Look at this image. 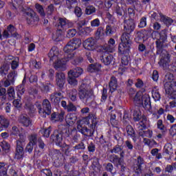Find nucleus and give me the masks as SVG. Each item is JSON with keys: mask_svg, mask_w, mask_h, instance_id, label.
<instances>
[{"mask_svg": "<svg viewBox=\"0 0 176 176\" xmlns=\"http://www.w3.org/2000/svg\"><path fill=\"white\" fill-rule=\"evenodd\" d=\"M82 45V41L79 38H74L69 41L67 45L64 48L65 56H63L58 52V48L56 47H52L48 57H50V63H54V68L59 71H65L67 69V63L71 60L72 64H79L83 61V58H80L78 60H74V51L78 49Z\"/></svg>", "mask_w": 176, "mask_h": 176, "instance_id": "nucleus-1", "label": "nucleus"}, {"mask_svg": "<svg viewBox=\"0 0 176 176\" xmlns=\"http://www.w3.org/2000/svg\"><path fill=\"white\" fill-rule=\"evenodd\" d=\"M129 96L131 98L133 99L135 104L142 105L145 109H149V108H151V97L149 94L142 91L135 93V90L131 89L129 90Z\"/></svg>", "mask_w": 176, "mask_h": 176, "instance_id": "nucleus-2", "label": "nucleus"}, {"mask_svg": "<svg viewBox=\"0 0 176 176\" xmlns=\"http://www.w3.org/2000/svg\"><path fill=\"white\" fill-rule=\"evenodd\" d=\"M133 119L135 122H138L140 120L139 124H138V127L139 129V135L142 137H148L151 138L153 134V132L151 130H148L146 131H144L146 129V123L148 120L146 117L142 116V113L141 111L138 109L133 113Z\"/></svg>", "mask_w": 176, "mask_h": 176, "instance_id": "nucleus-3", "label": "nucleus"}, {"mask_svg": "<svg viewBox=\"0 0 176 176\" xmlns=\"http://www.w3.org/2000/svg\"><path fill=\"white\" fill-rule=\"evenodd\" d=\"M176 82L174 80V76L171 74L166 75L164 83L165 91L173 100H176V91L174 90Z\"/></svg>", "mask_w": 176, "mask_h": 176, "instance_id": "nucleus-4", "label": "nucleus"}, {"mask_svg": "<svg viewBox=\"0 0 176 176\" xmlns=\"http://www.w3.org/2000/svg\"><path fill=\"white\" fill-rule=\"evenodd\" d=\"M79 96L80 100H82L84 102L91 101L96 98L94 91L90 88V85L85 83L82 84L79 88Z\"/></svg>", "mask_w": 176, "mask_h": 176, "instance_id": "nucleus-5", "label": "nucleus"}, {"mask_svg": "<svg viewBox=\"0 0 176 176\" xmlns=\"http://www.w3.org/2000/svg\"><path fill=\"white\" fill-rule=\"evenodd\" d=\"M130 46H131V40H130V34L124 33L121 37V43L118 47L119 52L121 54H128L130 52Z\"/></svg>", "mask_w": 176, "mask_h": 176, "instance_id": "nucleus-6", "label": "nucleus"}, {"mask_svg": "<svg viewBox=\"0 0 176 176\" xmlns=\"http://www.w3.org/2000/svg\"><path fill=\"white\" fill-rule=\"evenodd\" d=\"M83 74V69L80 67H76L71 69L68 73V82L72 86H76L78 85V80L76 78H79L80 75Z\"/></svg>", "mask_w": 176, "mask_h": 176, "instance_id": "nucleus-7", "label": "nucleus"}, {"mask_svg": "<svg viewBox=\"0 0 176 176\" xmlns=\"http://www.w3.org/2000/svg\"><path fill=\"white\" fill-rule=\"evenodd\" d=\"M36 106L38 109L39 115L41 116L42 118H46L47 115H50L52 111V105L47 99H45L43 101L42 106L41 104H39V102H36Z\"/></svg>", "mask_w": 176, "mask_h": 176, "instance_id": "nucleus-8", "label": "nucleus"}, {"mask_svg": "<svg viewBox=\"0 0 176 176\" xmlns=\"http://www.w3.org/2000/svg\"><path fill=\"white\" fill-rule=\"evenodd\" d=\"M74 25V23L72 22L68 21L65 18H60L59 19V25L58 27H60L62 29H59L56 32V36L57 38H60L61 35H63L64 31H67L68 28H71Z\"/></svg>", "mask_w": 176, "mask_h": 176, "instance_id": "nucleus-9", "label": "nucleus"}, {"mask_svg": "<svg viewBox=\"0 0 176 176\" xmlns=\"http://www.w3.org/2000/svg\"><path fill=\"white\" fill-rule=\"evenodd\" d=\"M24 142H25V136H21V140L16 141V148L14 159H17L18 160L23 159V157L24 156V148H23Z\"/></svg>", "mask_w": 176, "mask_h": 176, "instance_id": "nucleus-10", "label": "nucleus"}, {"mask_svg": "<svg viewBox=\"0 0 176 176\" xmlns=\"http://www.w3.org/2000/svg\"><path fill=\"white\" fill-rule=\"evenodd\" d=\"M91 124L90 125V129L91 130H95L97 126V117L94 114H89L88 117L82 118L80 121V124Z\"/></svg>", "mask_w": 176, "mask_h": 176, "instance_id": "nucleus-11", "label": "nucleus"}, {"mask_svg": "<svg viewBox=\"0 0 176 176\" xmlns=\"http://www.w3.org/2000/svg\"><path fill=\"white\" fill-rule=\"evenodd\" d=\"M26 19L28 24H36L39 21V18L35 14V12L31 8L25 10Z\"/></svg>", "mask_w": 176, "mask_h": 176, "instance_id": "nucleus-12", "label": "nucleus"}, {"mask_svg": "<svg viewBox=\"0 0 176 176\" xmlns=\"http://www.w3.org/2000/svg\"><path fill=\"white\" fill-rule=\"evenodd\" d=\"M82 46L85 49V50L93 52H95L97 47L96 46V41H94V38H89L84 41L82 43Z\"/></svg>", "mask_w": 176, "mask_h": 176, "instance_id": "nucleus-13", "label": "nucleus"}, {"mask_svg": "<svg viewBox=\"0 0 176 176\" xmlns=\"http://www.w3.org/2000/svg\"><path fill=\"white\" fill-rule=\"evenodd\" d=\"M115 47H116L115 39L110 38L108 42V45H105L102 47V53H112L115 51Z\"/></svg>", "mask_w": 176, "mask_h": 176, "instance_id": "nucleus-14", "label": "nucleus"}, {"mask_svg": "<svg viewBox=\"0 0 176 176\" xmlns=\"http://www.w3.org/2000/svg\"><path fill=\"white\" fill-rule=\"evenodd\" d=\"M56 82L57 86H58L60 89H63V87H64V85H65V75L64 73L60 72L56 74Z\"/></svg>", "mask_w": 176, "mask_h": 176, "instance_id": "nucleus-15", "label": "nucleus"}, {"mask_svg": "<svg viewBox=\"0 0 176 176\" xmlns=\"http://www.w3.org/2000/svg\"><path fill=\"white\" fill-rule=\"evenodd\" d=\"M30 142L26 146V151L31 153L34 150V146L36 144V135H32L30 138Z\"/></svg>", "mask_w": 176, "mask_h": 176, "instance_id": "nucleus-16", "label": "nucleus"}, {"mask_svg": "<svg viewBox=\"0 0 176 176\" xmlns=\"http://www.w3.org/2000/svg\"><path fill=\"white\" fill-rule=\"evenodd\" d=\"M126 65H129V56H124L121 59V64L119 68V72H124L127 69Z\"/></svg>", "mask_w": 176, "mask_h": 176, "instance_id": "nucleus-17", "label": "nucleus"}, {"mask_svg": "<svg viewBox=\"0 0 176 176\" xmlns=\"http://www.w3.org/2000/svg\"><path fill=\"white\" fill-rule=\"evenodd\" d=\"M124 28L127 32H133V31H134V28H135V23H134V21L132 19L126 21L124 25Z\"/></svg>", "mask_w": 176, "mask_h": 176, "instance_id": "nucleus-18", "label": "nucleus"}, {"mask_svg": "<svg viewBox=\"0 0 176 176\" xmlns=\"http://www.w3.org/2000/svg\"><path fill=\"white\" fill-rule=\"evenodd\" d=\"M19 122L21 124L23 125L25 127H30L32 124L31 120L27 116L21 115L19 118Z\"/></svg>", "mask_w": 176, "mask_h": 176, "instance_id": "nucleus-19", "label": "nucleus"}, {"mask_svg": "<svg viewBox=\"0 0 176 176\" xmlns=\"http://www.w3.org/2000/svg\"><path fill=\"white\" fill-rule=\"evenodd\" d=\"M9 120L3 116H0V131H3L9 127Z\"/></svg>", "mask_w": 176, "mask_h": 176, "instance_id": "nucleus-20", "label": "nucleus"}, {"mask_svg": "<svg viewBox=\"0 0 176 176\" xmlns=\"http://www.w3.org/2000/svg\"><path fill=\"white\" fill-rule=\"evenodd\" d=\"M64 115H65L64 111H61L58 114L54 113L51 115V120L52 122H63L64 120Z\"/></svg>", "mask_w": 176, "mask_h": 176, "instance_id": "nucleus-21", "label": "nucleus"}, {"mask_svg": "<svg viewBox=\"0 0 176 176\" xmlns=\"http://www.w3.org/2000/svg\"><path fill=\"white\" fill-rule=\"evenodd\" d=\"M144 163V160L140 157H138V164H134L133 167V170L137 175L138 174H141V164Z\"/></svg>", "mask_w": 176, "mask_h": 176, "instance_id": "nucleus-22", "label": "nucleus"}, {"mask_svg": "<svg viewBox=\"0 0 176 176\" xmlns=\"http://www.w3.org/2000/svg\"><path fill=\"white\" fill-rule=\"evenodd\" d=\"M55 138L54 139V142L58 146H63V133H58V131H54Z\"/></svg>", "mask_w": 176, "mask_h": 176, "instance_id": "nucleus-23", "label": "nucleus"}, {"mask_svg": "<svg viewBox=\"0 0 176 176\" xmlns=\"http://www.w3.org/2000/svg\"><path fill=\"white\" fill-rule=\"evenodd\" d=\"M65 121L68 126H72L76 122V116L72 113L67 114Z\"/></svg>", "mask_w": 176, "mask_h": 176, "instance_id": "nucleus-24", "label": "nucleus"}, {"mask_svg": "<svg viewBox=\"0 0 176 176\" xmlns=\"http://www.w3.org/2000/svg\"><path fill=\"white\" fill-rule=\"evenodd\" d=\"M109 86L111 93L116 91L118 89V80L116 77H111Z\"/></svg>", "mask_w": 176, "mask_h": 176, "instance_id": "nucleus-25", "label": "nucleus"}, {"mask_svg": "<svg viewBox=\"0 0 176 176\" xmlns=\"http://www.w3.org/2000/svg\"><path fill=\"white\" fill-rule=\"evenodd\" d=\"M21 133H23V129L16 126H13L11 130V134L12 135H19V140L18 141H21V136L25 137L24 135H22Z\"/></svg>", "mask_w": 176, "mask_h": 176, "instance_id": "nucleus-26", "label": "nucleus"}, {"mask_svg": "<svg viewBox=\"0 0 176 176\" xmlns=\"http://www.w3.org/2000/svg\"><path fill=\"white\" fill-rule=\"evenodd\" d=\"M61 98H63V95L61 94V93L53 94L50 96V100L52 102H54L55 104H58Z\"/></svg>", "mask_w": 176, "mask_h": 176, "instance_id": "nucleus-27", "label": "nucleus"}, {"mask_svg": "<svg viewBox=\"0 0 176 176\" xmlns=\"http://www.w3.org/2000/svg\"><path fill=\"white\" fill-rule=\"evenodd\" d=\"M7 30L14 38H16V39H20V38H21V36L19 34V33H14L16 32V28L12 25H10Z\"/></svg>", "mask_w": 176, "mask_h": 176, "instance_id": "nucleus-28", "label": "nucleus"}, {"mask_svg": "<svg viewBox=\"0 0 176 176\" xmlns=\"http://www.w3.org/2000/svg\"><path fill=\"white\" fill-rule=\"evenodd\" d=\"M100 69H101V64L100 63H96L95 65L91 64L87 67L88 72H96L100 71Z\"/></svg>", "mask_w": 176, "mask_h": 176, "instance_id": "nucleus-29", "label": "nucleus"}, {"mask_svg": "<svg viewBox=\"0 0 176 176\" xmlns=\"http://www.w3.org/2000/svg\"><path fill=\"white\" fill-rule=\"evenodd\" d=\"M100 60L101 61H102V63L104 64V65H109V64H111V63H112V61H113V56H112L111 55H109L107 56H102L100 57Z\"/></svg>", "mask_w": 176, "mask_h": 176, "instance_id": "nucleus-30", "label": "nucleus"}, {"mask_svg": "<svg viewBox=\"0 0 176 176\" xmlns=\"http://www.w3.org/2000/svg\"><path fill=\"white\" fill-rule=\"evenodd\" d=\"M168 63H170V55L166 53V57L164 58H161L159 64L160 65H161V67L165 68V67H167V65H168Z\"/></svg>", "mask_w": 176, "mask_h": 176, "instance_id": "nucleus-31", "label": "nucleus"}, {"mask_svg": "<svg viewBox=\"0 0 176 176\" xmlns=\"http://www.w3.org/2000/svg\"><path fill=\"white\" fill-rule=\"evenodd\" d=\"M152 97L155 102L160 101L162 96H160V93H159L157 88H153L152 91Z\"/></svg>", "mask_w": 176, "mask_h": 176, "instance_id": "nucleus-32", "label": "nucleus"}, {"mask_svg": "<svg viewBox=\"0 0 176 176\" xmlns=\"http://www.w3.org/2000/svg\"><path fill=\"white\" fill-rule=\"evenodd\" d=\"M126 133L129 137H131L133 138V141H135V133L134 132V129H133V126L131 125H128L126 126Z\"/></svg>", "mask_w": 176, "mask_h": 176, "instance_id": "nucleus-33", "label": "nucleus"}, {"mask_svg": "<svg viewBox=\"0 0 176 176\" xmlns=\"http://www.w3.org/2000/svg\"><path fill=\"white\" fill-rule=\"evenodd\" d=\"M9 69H10V67L9 66V65L8 64L3 65L0 68V75H1V76H5V75L8 74Z\"/></svg>", "mask_w": 176, "mask_h": 176, "instance_id": "nucleus-34", "label": "nucleus"}, {"mask_svg": "<svg viewBox=\"0 0 176 176\" xmlns=\"http://www.w3.org/2000/svg\"><path fill=\"white\" fill-rule=\"evenodd\" d=\"M0 146L2 148L3 151L6 152V153H8L10 149V144H9V143H8L6 141L0 142Z\"/></svg>", "mask_w": 176, "mask_h": 176, "instance_id": "nucleus-35", "label": "nucleus"}, {"mask_svg": "<svg viewBox=\"0 0 176 176\" xmlns=\"http://www.w3.org/2000/svg\"><path fill=\"white\" fill-rule=\"evenodd\" d=\"M160 17L161 21H163V23H164V24H166V25H171V24H173V19H171V18L166 17L163 14H161Z\"/></svg>", "mask_w": 176, "mask_h": 176, "instance_id": "nucleus-36", "label": "nucleus"}, {"mask_svg": "<svg viewBox=\"0 0 176 176\" xmlns=\"http://www.w3.org/2000/svg\"><path fill=\"white\" fill-rule=\"evenodd\" d=\"M50 131H52V128L50 126L48 129H41L40 133L43 135V137L49 138V137H50Z\"/></svg>", "mask_w": 176, "mask_h": 176, "instance_id": "nucleus-37", "label": "nucleus"}, {"mask_svg": "<svg viewBox=\"0 0 176 176\" xmlns=\"http://www.w3.org/2000/svg\"><path fill=\"white\" fill-rule=\"evenodd\" d=\"M13 3V6L14 8H15V9H17V6L19 8V9H20L21 10H22V12H25V10L24 9V8L21 7V3H23V0H14Z\"/></svg>", "mask_w": 176, "mask_h": 176, "instance_id": "nucleus-38", "label": "nucleus"}, {"mask_svg": "<svg viewBox=\"0 0 176 176\" xmlns=\"http://www.w3.org/2000/svg\"><path fill=\"white\" fill-rule=\"evenodd\" d=\"M77 94L78 91H76V89H72L68 93V97L72 100V101H75L76 100Z\"/></svg>", "mask_w": 176, "mask_h": 176, "instance_id": "nucleus-39", "label": "nucleus"}, {"mask_svg": "<svg viewBox=\"0 0 176 176\" xmlns=\"http://www.w3.org/2000/svg\"><path fill=\"white\" fill-rule=\"evenodd\" d=\"M6 164L3 162H0V176H6V171H8V168H6Z\"/></svg>", "mask_w": 176, "mask_h": 176, "instance_id": "nucleus-40", "label": "nucleus"}, {"mask_svg": "<svg viewBox=\"0 0 176 176\" xmlns=\"http://www.w3.org/2000/svg\"><path fill=\"white\" fill-rule=\"evenodd\" d=\"M16 78H17V73H16V72H12L8 75L7 79H8V80H10L11 82L14 83V80H16Z\"/></svg>", "mask_w": 176, "mask_h": 176, "instance_id": "nucleus-41", "label": "nucleus"}, {"mask_svg": "<svg viewBox=\"0 0 176 176\" xmlns=\"http://www.w3.org/2000/svg\"><path fill=\"white\" fill-rule=\"evenodd\" d=\"M19 57H15L11 62L12 69H16L19 67Z\"/></svg>", "mask_w": 176, "mask_h": 176, "instance_id": "nucleus-42", "label": "nucleus"}, {"mask_svg": "<svg viewBox=\"0 0 176 176\" xmlns=\"http://www.w3.org/2000/svg\"><path fill=\"white\" fill-rule=\"evenodd\" d=\"M8 95L10 100H13L16 96V94L14 93V88L10 87V88L8 89Z\"/></svg>", "mask_w": 176, "mask_h": 176, "instance_id": "nucleus-43", "label": "nucleus"}, {"mask_svg": "<svg viewBox=\"0 0 176 176\" xmlns=\"http://www.w3.org/2000/svg\"><path fill=\"white\" fill-rule=\"evenodd\" d=\"M95 12L96 8H94V6H87L85 10V13L89 15L93 14V13H95Z\"/></svg>", "mask_w": 176, "mask_h": 176, "instance_id": "nucleus-44", "label": "nucleus"}, {"mask_svg": "<svg viewBox=\"0 0 176 176\" xmlns=\"http://www.w3.org/2000/svg\"><path fill=\"white\" fill-rule=\"evenodd\" d=\"M35 8L38 12V13L41 14V16H45V12L43 11V7L39 4H36Z\"/></svg>", "mask_w": 176, "mask_h": 176, "instance_id": "nucleus-45", "label": "nucleus"}, {"mask_svg": "<svg viewBox=\"0 0 176 176\" xmlns=\"http://www.w3.org/2000/svg\"><path fill=\"white\" fill-rule=\"evenodd\" d=\"M85 56L88 61H89V63H94V60L93 58H94V57L93 56V52H86Z\"/></svg>", "mask_w": 176, "mask_h": 176, "instance_id": "nucleus-46", "label": "nucleus"}, {"mask_svg": "<svg viewBox=\"0 0 176 176\" xmlns=\"http://www.w3.org/2000/svg\"><path fill=\"white\" fill-rule=\"evenodd\" d=\"M32 68H36V69H39L41 68V62H36V60H33L30 64Z\"/></svg>", "mask_w": 176, "mask_h": 176, "instance_id": "nucleus-47", "label": "nucleus"}, {"mask_svg": "<svg viewBox=\"0 0 176 176\" xmlns=\"http://www.w3.org/2000/svg\"><path fill=\"white\" fill-rule=\"evenodd\" d=\"M139 27L140 28H144V27H146V17H142L140 19Z\"/></svg>", "mask_w": 176, "mask_h": 176, "instance_id": "nucleus-48", "label": "nucleus"}, {"mask_svg": "<svg viewBox=\"0 0 176 176\" xmlns=\"http://www.w3.org/2000/svg\"><path fill=\"white\" fill-rule=\"evenodd\" d=\"M41 176H53V175L50 170L44 169L41 171Z\"/></svg>", "mask_w": 176, "mask_h": 176, "instance_id": "nucleus-49", "label": "nucleus"}, {"mask_svg": "<svg viewBox=\"0 0 176 176\" xmlns=\"http://www.w3.org/2000/svg\"><path fill=\"white\" fill-rule=\"evenodd\" d=\"M74 35H76V30L70 29L68 30V32H67L68 38H74Z\"/></svg>", "mask_w": 176, "mask_h": 176, "instance_id": "nucleus-50", "label": "nucleus"}, {"mask_svg": "<svg viewBox=\"0 0 176 176\" xmlns=\"http://www.w3.org/2000/svg\"><path fill=\"white\" fill-rule=\"evenodd\" d=\"M100 19H96L91 21V25L92 27H99L100 26Z\"/></svg>", "mask_w": 176, "mask_h": 176, "instance_id": "nucleus-51", "label": "nucleus"}, {"mask_svg": "<svg viewBox=\"0 0 176 176\" xmlns=\"http://www.w3.org/2000/svg\"><path fill=\"white\" fill-rule=\"evenodd\" d=\"M152 79L154 80V82H157L159 79V73L157 71L154 70L153 72Z\"/></svg>", "mask_w": 176, "mask_h": 176, "instance_id": "nucleus-52", "label": "nucleus"}, {"mask_svg": "<svg viewBox=\"0 0 176 176\" xmlns=\"http://www.w3.org/2000/svg\"><path fill=\"white\" fill-rule=\"evenodd\" d=\"M67 109L68 112H72L74 111H76V107L75 105L72 104V103L69 104L67 107L66 108Z\"/></svg>", "mask_w": 176, "mask_h": 176, "instance_id": "nucleus-53", "label": "nucleus"}, {"mask_svg": "<svg viewBox=\"0 0 176 176\" xmlns=\"http://www.w3.org/2000/svg\"><path fill=\"white\" fill-rule=\"evenodd\" d=\"M13 105L15 108H20L21 107V101L20 99H16L13 101Z\"/></svg>", "mask_w": 176, "mask_h": 176, "instance_id": "nucleus-54", "label": "nucleus"}, {"mask_svg": "<svg viewBox=\"0 0 176 176\" xmlns=\"http://www.w3.org/2000/svg\"><path fill=\"white\" fill-rule=\"evenodd\" d=\"M74 12L77 17H80V16H82V10L79 7L75 8Z\"/></svg>", "mask_w": 176, "mask_h": 176, "instance_id": "nucleus-55", "label": "nucleus"}, {"mask_svg": "<svg viewBox=\"0 0 176 176\" xmlns=\"http://www.w3.org/2000/svg\"><path fill=\"white\" fill-rule=\"evenodd\" d=\"M157 129L160 130H164V125H163V121L162 120H159L157 122Z\"/></svg>", "mask_w": 176, "mask_h": 176, "instance_id": "nucleus-56", "label": "nucleus"}, {"mask_svg": "<svg viewBox=\"0 0 176 176\" xmlns=\"http://www.w3.org/2000/svg\"><path fill=\"white\" fill-rule=\"evenodd\" d=\"M13 84H14V82H12V81L8 78L5 81L3 82V85L4 87H9V86H10L11 85H13Z\"/></svg>", "mask_w": 176, "mask_h": 176, "instance_id": "nucleus-57", "label": "nucleus"}, {"mask_svg": "<svg viewBox=\"0 0 176 176\" xmlns=\"http://www.w3.org/2000/svg\"><path fill=\"white\" fill-rule=\"evenodd\" d=\"M38 87H40V89L42 91L45 92V91H49V86L48 85L45 86V85H43V84H40L38 85Z\"/></svg>", "mask_w": 176, "mask_h": 176, "instance_id": "nucleus-58", "label": "nucleus"}, {"mask_svg": "<svg viewBox=\"0 0 176 176\" xmlns=\"http://www.w3.org/2000/svg\"><path fill=\"white\" fill-rule=\"evenodd\" d=\"M107 89L104 88L102 94V101H105L107 100L108 96L107 95Z\"/></svg>", "mask_w": 176, "mask_h": 176, "instance_id": "nucleus-59", "label": "nucleus"}, {"mask_svg": "<svg viewBox=\"0 0 176 176\" xmlns=\"http://www.w3.org/2000/svg\"><path fill=\"white\" fill-rule=\"evenodd\" d=\"M18 90V96H21L22 94H24V87L23 86H19L17 87Z\"/></svg>", "mask_w": 176, "mask_h": 176, "instance_id": "nucleus-60", "label": "nucleus"}, {"mask_svg": "<svg viewBox=\"0 0 176 176\" xmlns=\"http://www.w3.org/2000/svg\"><path fill=\"white\" fill-rule=\"evenodd\" d=\"M112 2H113V0H107L105 2V6L107 9H109L112 6Z\"/></svg>", "mask_w": 176, "mask_h": 176, "instance_id": "nucleus-61", "label": "nucleus"}, {"mask_svg": "<svg viewBox=\"0 0 176 176\" xmlns=\"http://www.w3.org/2000/svg\"><path fill=\"white\" fill-rule=\"evenodd\" d=\"M153 29L155 30V31H157L159 30H160V28H162V26L160 25L159 23L157 22H155L153 23Z\"/></svg>", "mask_w": 176, "mask_h": 176, "instance_id": "nucleus-62", "label": "nucleus"}, {"mask_svg": "<svg viewBox=\"0 0 176 176\" xmlns=\"http://www.w3.org/2000/svg\"><path fill=\"white\" fill-rule=\"evenodd\" d=\"M11 35L10 32L8 31V29L3 32V38H9Z\"/></svg>", "mask_w": 176, "mask_h": 176, "instance_id": "nucleus-63", "label": "nucleus"}, {"mask_svg": "<svg viewBox=\"0 0 176 176\" xmlns=\"http://www.w3.org/2000/svg\"><path fill=\"white\" fill-rule=\"evenodd\" d=\"M6 94V89L2 87L0 84V96H5Z\"/></svg>", "mask_w": 176, "mask_h": 176, "instance_id": "nucleus-64", "label": "nucleus"}]
</instances>
